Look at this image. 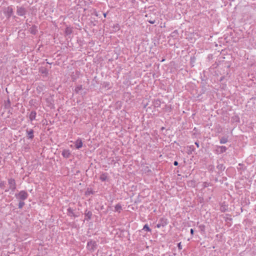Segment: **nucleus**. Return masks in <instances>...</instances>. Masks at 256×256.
<instances>
[{
	"label": "nucleus",
	"instance_id": "nucleus-1",
	"mask_svg": "<svg viewBox=\"0 0 256 256\" xmlns=\"http://www.w3.org/2000/svg\"><path fill=\"white\" fill-rule=\"evenodd\" d=\"M17 198L24 200L28 197V194L24 190L20 191L18 194L16 195Z\"/></svg>",
	"mask_w": 256,
	"mask_h": 256
},
{
	"label": "nucleus",
	"instance_id": "nucleus-2",
	"mask_svg": "<svg viewBox=\"0 0 256 256\" xmlns=\"http://www.w3.org/2000/svg\"><path fill=\"white\" fill-rule=\"evenodd\" d=\"M96 247V243L95 241H90L87 244V248L91 251H94Z\"/></svg>",
	"mask_w": 256,
	"mask_h": 256
},
{
	"label": "nucleus",
	"instance_id": "nucleus-3",
	"mask_svg": "<svg viewBox=\"0 0 256 256\" xmlns=\"http://www.w3.org/2000/svg\"><path fill=\"white\" fill-rule=\"evenodd\" d=\"M8 184H10V188L12 190L16 189V182L14 179L10 178L8 180Z\"/></svg>",
	"mask_w": 256,
	"mask_h": 256
},
{
	"label": "nucleus",
	"instance_id": "nucleus-4",
	"mask_svg": "<svg viewBox=\"0 0 256 256\" xmlns=\"http://www.w3.org/2000/svg\"><path fill=\"white\" fill-rule=\"evenodd\" d=\"M82 140L78 138L75 142V146L76 148L79 149L82 146Z\"/></svg>",
	"mask_w": 256,
	"mask_h": 256
},
{
	"label": "nucleus",
	"instance_id": "nucleus-5",
	"mask_svg": "<svg viewBox=\"0 0 256 256\" xmlns=\"http://www.w3.org/2000/svg\"><path fill=\"white\" fill-rule=\"evenodd\" d=\"M70 155V152L68 150H64L62 152V156L65 158H68Z\"/></svg>",
	"mask_w": 256,
	"mask_h": 256
},
{
	"label": "nucleus",
	"instance_id": "nucleus-6",
	"mask_svg": "<svg viewBox=\"0 0 256 256\" xmlns=\"http://www.w3.org/2000/svg\"><path fill=\"white\" fill-rule=\"evenodd\" d=\"M100 178L102 182L106 180L108 178V174H106V173L102 174L100 176Z\"/></svg>",
	"mask_w": 256,
	"mask_h": 256
},
{
	"label": "nucleus",
	"instance_id": "nucleus-7",
	"mask_svg": "<svg viewBox=\"0 0 256 256\" xmlns=\"http://www.w3.org/2000/svg\"><path fill=\"white\" fill-rule=\"evenodd\" d=\"M18 14L20 16H23L25 14V10L22 8H19L17 10Z\"/></svg>",
	"mask_w": 256,
	"mask_h": 256
},
{
	"label": "nucleus",
	"instance_id": "nucleus-8",
	"mask_svg": "<svg viewBox=\"0 0 256 256\" xmlns=\"http://www.w3.org/2000/svg\"><path fill=\"white\" fill-rule=\"evenodd\" d=\"M36 112H32L30 115V120H33L36 118Z\"/></svg>",
	"mask_w": 256,
	"mask_h": 256
},
{
	"label": "nucleus",
	"instance_id": "nucleus-9",
	"mask_svg": "<svg viewBox=\"0 0 256 256\" xmlns=\"http://www.w3.org/2000/svg\"><path fill=\"white\" fill-rule=\"evenodd\" d=\"M28 136L29 138L32 139L34 138V132L32 130L27 132Z\"/></svg>",
	"mask_w": 256,
	"mask_h": 256
},
{
	"label": "nucleus",
	"instance_id": "nucleus-10",
	"mask_svg": "<svg viewBox=\"0 0 256 256\" xmlns=\"http://www.w3.org/2000/svg\"><path fill=\"white\" fill-rule=\"evenodd\" d=\"M114 208L116 212H120L122 210V206L120 204H118L115 206Z\"/></svg>",
	"mask_w": 256,
	"mask_h": 256
},
{
	"label": "nucleus",
	"instance_id": "nucleus-11",
	"mask_svg": "<svg viewBox=\"0 0 256 256\" xmlns=\"http://www.w3.org/2000/svg\"><path fill=\"white\" fill-rule=\"evenodd\" d=\"M143 230H144L148 232H150L151 229L149 228V226L147 224H145L144 226Z\"/></svg>",
	"mask_w": 256,
	"mask_h": 256
},
{
	"label": "nucleus",
	"instance_id": "nucleus-12",
	"mask_svg": "<svg viewBox=\"0 0 256 256\" xmlns=\"http://www.w3.org/2000/svg\"><path fill=\"white\" fill-rule=\"evenodd\" d=\"M24 202L20 201L18 204V208H22L24 206Z\"/></svg>",
	"mask_w": 256,
	"mask_h": 256
},
{
	"label": "nucleus",
	"instance_id": "nucleus-13",
	"mask_svg": "<svg viewBox=\"0 0 256 256\" xmlns=\"http://www.w3.org/2000/svg\"><path fill=\"white\" fill-rule=\"evenodd\" d=\"M178 246L179 250H181L182 249V246L181 244V242L178 244Z\"/></svg>",
	"mask_w": 256,
	"mask_h": 256
},
{
	"label": "nucleus",
	"instance_id": "nucleus-14",
	"mask_svg": "<svg viewBox=\"0 0 256 256\" xmlns=\"http://www.w3.org/2000/svg\"><path fill=\"white\" fill-rule=\"evenodd\" d=\"M200 228H201L202 230H204V229L205 226L204 225H202L200 226Z\"/></svg>",
	"mask_w": 256,
	"mask_h": 256
},
{
	"label": "nucleus",
	"instance_id": "nucleus-15",
	"mask_svg": "<svg viewBox=\"0 0 256 256\" xmlns=\"http://www.w3.org/2000/svg\"><path fill=\"white\" fill-rule=\"evenodd\" d=\"M174 166H178V162H176V161H175V162H174Z\"/></svg>",
	"mask_w": 256,
	"mask_h": 256
},
{
	"label": "nucleus",
	"instance_id": "nucleus-16",
	"mask_svg": "<svg viewBox=\"0 0 256 256\" xmlns=\"http://www.w3.org/2000/svg\"><path fill=\"white\" fill-rule=\"evenodd\" d=\"M194 230L192 228L190 230V234H191L192 235L194 234Z\"/></svg>",
	"mask_w": 256,
	"mask_h": 256
},
{
	"label": "nucleus",
	"instance_id": "nucleus-17",
	"mask_svg": "<svg viewBox=\"0 0 256 256\" xmlns=\"http://www.w3.org/2000/svg\"><path fill=\"white\" fill-rule=\"evenodd\" d=\"M149 22H150V24H154V21L150 20V21H149Z\"/></svg>",
	"mask_w": 256,
	"mask_h": 256
},
{
	"label": "nucleus",
	"instance_id": "nucleus-18",
	"mask_svg": "<svg viewBox=\"0 0 256 256\" xmlns=\"http://www.w3.org/2000/svg\"><path fill=\"white\" fill-rule=\"evenodd\" d=\"M195 144H196L197 148H199V144L198 142H196Z\"/></svg>",
	"mask_w": 256,
	"mask_h": 256
},
{
	"label": "nucleus",
	"instance_id": "nucleus-19",
	"mask_svg": "<svg viewBox=\"0 0 256 256\" xmlns=\"http://www.w3.org/2000/svg\"><path fill=\"white\" fill-rule=\"evenodd\" d=\"M157 227L158 228H160V224H158L157 225Z\"/></svg>",
	"mask_w": 256,
	"mask_h": 256
},
{
	"label": "nucleus",
	"instance_id": "nucleus-20",
	"mask_svg": "<svg viewBox=\"0 0 256 256\" xmlns=\"http://www.w3.org/2000/svg\"><path fill=\"white\" fill-rule=\"evenodd\" d=\"M104 17L106 18V14H104Z\"/></svg>",
	"mask_w": 256,
	"mask_h": 256
},
{
	"label": "nucleus",
	"instance_id": "nucleus-21",
	"mask_svg": "<svg viewBox=\"0 0 256 256\" xmlns=\"http://www.w3.org/2000/svg\"><path fill=\"white\" fill-rule=\"evenodd\" d=\"M10 12H12V8H10Z\"/></svg>",
	"mask_w": 256,
	"mask_h": 256
}]
</instances>
